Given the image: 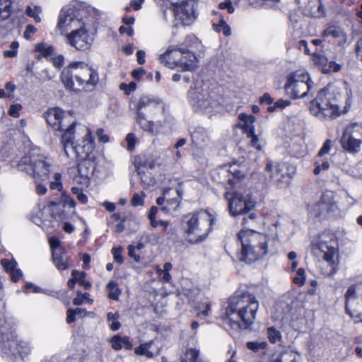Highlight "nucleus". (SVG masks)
Masks as SVG:
<instances>
[{"label": "nucleus", "mask_w": 362, "mask_h": 362, "mask_svg": "<svg viewBox=\"0 0 362 362\" xmlns=\"http://www.w3.org/2000/svg\"><path fill=\"white\" fill-rule=\"evenodd\" d=\"M361 143V139H356L352 136H347L346 133H344L341 139L342 148L351 153H358Z\"/></svg>", "instance_id": "29"}, {"label": "nucleus", "mask_w": 362, "mask_h": 362, "mask_svg": "<svg viewBox=\"0 0 362 362\" xmlns=\"http://www.w3.org/2000/svg\"><path fill=\"white\" fill-rule=\"evenodd\" d=\"M52 257L58 270H66L71 265V257L67 255L65 247H59V251L53 252Z\"/></svg>", "instance_id": "27"}, {"label": "nucleus", "mask_w": 362, "mask_h": 362, "mask_svg": "<svg viewBox=\"0 0 362 362\" xmlns=\"http://www.w3.org/2000/svg\"><path fill=\"white\" fill-rule=\"evenodd\" d=\"M209 140L207 132L202 127H197L191 133L192 145L196 148H202L206 145Z\"/></svg>", "instance_id": "31"}, {"label": "nucleus", "mask_w": 362, "mask_h": 362, "mask_svg": "<svg viewBox=\"0 0 362 362\" xmlns=\"http://www.w3.org/2000/svg\"><path fill=\"white\" fill-rule=\"evenodd\" d=\"M238 119L241 122L238 123L235 127L240 129L242 132L246 135L247 139H250V146L257 151L262 149L259 144V139L257 134H255V122L256 117L253 115H247L245 112H241L238 115Z\"/></svg>", "instance_id": "12"}, {"label": "nucleus", "mask_w": 362, "mask_h": 362, "mask_svg": "<svg viewBox=\"0 0 362 362\" xmlns=\"http://www.w3.org/2000/svg\"><path fill=\"white\" fill-rule=\"evenodd\" d=\"M224 197L228 201V211L233 217L247 215L257 204L251 195L244 196L238 192H226Z\"/></svg>", "instance_id": "8"}, {"label": "nucleus", "mask_w": 362, "mask_h": 362, "mask_svg": "<svg viewBox=\"0 0 362 362\" xmlns=\"http://www.w3.org/2000/svg\"><path fill=\"white\" fill-rule=\"evenodd\" d=\"M44 117L49 126L56 131H62L67 126L66 119L67 117L64 110L58 107L49 108L45 113Z\"/></svg>", "instance_id": "20"}, {"label": "nucleus", "mask_w": 362, "mask_h": 362, "mask_svg": "<svg viewBox=\"0 0 362 362\" xmlns=\"http://www.w3.org/2000/svg\"><path fill=\"white\" fill-rule=\"evenodd\" d=\"M267 337L271 344H276V342L281 341L282 339V335L279 330L276 329L274 327H269L267 330Z\"/></svg>", "instance_id": "49"}, {"label": "nucleus", "mask_w": 362, "mask_h": 362, "mask_svg": "<svg viewBox=\"0 0 362 362\" xmlns=\"http://www.w3.org/2000/svg\"><path fill=\"white\" fill-rule=\"evenodd\" d=\"M136 112V122L145 132L151 134H156L155 124L152 120H148L147 117L156 119L157 116L165 115V105L161 99L151 98L144 95L140 97L135 105Z\"/></svg>", "instance_id": "6"}, {"label": "nucleus", "mask_w": 362, "mask_h": 362, "mask_svg": "<svg viewBox=\"0 0 362 362\" xmlns=\"http://www.w3.org/2000/svg\"><path fill=\"white\" fill-rule=\"evenodd\" d=\"M314 166H315V168L313 170V173L315 175H317L321 173V171L327 170L329 168L330 165H329V161L327 160H324L322 163H320L319 162L315 161L314 163Z\"/></svg>", "instance_id": "56"}, {"label": "nucleus", "mask_w": 362, "mask_h": 362, "mask_svg": "<svg viewBox=\"0 0 362 362\" xmlns=\"http://www.w3.org/2000/svg\"><path fill=\"white\" fill-rule=\"evenodd\" d=\"M158 209L156 206H152L148 211V218L150 221V225L153 228H156L158 226V223L156 220V214L158 213Z\"/></svg>", "instance_id": "54"}, {"label": "nucleus", "mask_w": 362, "mask_h": 362, "mask_svg": "<svg viewBox=\"0 0 362 362\" xmlns=\"http://www.w3.org/2000/svg\"><path fill=\"white\" fill-rule=\"evenodd\" d=\"M111 347L115 351H119L122 349L132 350L133 344L128 336L122 337L120 334L114 335L110 339Z\"/></svg>", "instance_id": "33"}, {"label": "nucleus", "mask_w": 362, "mask_h": 362, "mask_svg": "<svg viewBox=\"0 0 362 362\" xmlns=\"http://www.w3.org/2000/svg\"><path fill=\"white\" fill-rule=\"evenodd\" d=\"M341 69V64L337 63L334 61H330L327 66H322V71L327 73L329 71H339Z\"/></svg>", "instance_id": "62"}, {"label": "nucleus", "mask_w": 362, "mask_h": 362, "mask_svg": "<svg viewBox=\"0 0 362 362\" xmlns=\"http://www.w3.org/2000/svg\"><path fill=\"white\" fill-rule=\"evenodd\" d=\"M62 202L64 206H69V208H74L76 204L75 200L65 192L62 193Z\"/></svg>", "instance_id": "61"}, {"label": "nucleus", "mask_w": 362, "mask_h": 362, "mask_svg": "<svg viewBox=\"0 0 362 362\" xmlns=\"http://www.w3.org/2000/svg\"><path fill=\"white\" fill-rule=\"evenodd\" d=\"M51 165L42 154H25L18 162L17 168L32 175L36 182L49 178Z\"/></svg>", "instance_id": "7"}, {"label": "nucleus", "mask_w": 362, "mask_h": 362, "mask_svg": "<svg viewBox=\"0 0 362 362\" xmlns=\"http://www.w3.org/2000/svg\"><path fill=\"white\" fill-rule=\"evenodd\" d=\"M35 50L39 52L41 57L45 58L50 57L54 54V47L51 45L44 42L37 44Z\"/></svg>", "instance_id": "40"}, {"label": "nucleus", "mask_w": 362, "mask_h": 362, "mask_svg": "<svg viewBox=\"0 0 362 362\" xmlns=\"http://www.w3.org/2000/svg\"><path fill=\"white\" fill-rule=\"evenodd\" d=\"M87 314V311L85 308H69L66 310V322L68 324H71L76 320V316L80 317H84Z\"/></svg>", "instance_id": "39"}, {"label": "nucleus", "mask_w": 362, "mask_h": 362, "mask_svg": "<svg viewBox=\"0 0 362 362\" xmlns=\"http://www.w3.org/2000/svg\"><path fill=\"white\" fill-rule=\"evenodd\" d=\"M19 43L17 41H13L10 45V49L5 50L3 52V56L5 58L16 57L18 52Z\"/></svg>", "instance_id": "51"}, {"label": "nucleus", "mask_w": 362, "mask_h": 362, "mask_svg": "<svg viewBox=\"0 0 362 362\" xmlns=\"http://www.w3.org/2000/svg\"><path fill=\"white\" fill-rule=\"evenodd\" d=\"M345 311L355 323L362 322V284H351L345 295Z\"/></svg>", "instance_id": "9"}, {"label": "nucleus", "mask_w": 362, "mask_h": 362, "mask_svg": "<svg viewBox=\"0 0 362 362\" xmlns=\"http://www.w3.org/2000/svg\"><path fill=\"white\" fill-rule=\"evenodd\" d=\"M1 321V319H0V322ZM10 341L11 339L8 338V334L4 332L3 325L0 323V353H8Z\"/></svg>", "instance_id": "43"}, {"label": "nucleus", "mask_w": 362, "mask_h": 362, "mask_svg": "<svg viewBox=\"0 0 362 362\" xmlns=\"http://www.w3.org/2000/svg\"><path fill=\"white\" fill-rule=\"evenodd\" d=\"M336 206L333 196L328 192H322L320 200L314 204H308L307 211L308 214L313 218H321L325 216L334 210Z\"/></svg>", "instance_id": "14"}, {"label": "nucleus", "mask_w": 362, "mask_h": 362, "mask_svg": "<svg viewBox=\"0 0 362 362\" xmlns=\"http://www.w3.org/2000/svg\"><path fill=\"white\" fill-rule=\"evenodd\" d=\"M71 67H74V77L80 86H95L99 81L97 71L83 62H73Z\"/></svg>", "instance_id": "11"}, {"label": "nucleus", "mask_w": 362, "mask_h": 362, "mask_svg": "<svg viewBox=\"0 0 362 362\" xmlns=\"http://www.w3.org/2000/svg\"><path fill=\"white\" fill-rule=\"evenodd\" d=\"M247 347L257 352L259 350L264 349L267 347V343L266 342H257V341H249L247 343Z\"/></svg>", "instance_id": "60"}, {"label": "nucleus", "mask_w": 362, "mask_h": 362, "mask_svg": "<svg viewBox=\"0 0 362 362\" xmlns=\"http://www.w3.org/2000/svg\"><path fill=\"white\" fill-rule=\"evenodd\" d=\"M134 165L137 170L138 174L141 175V168L153 169L156 165V160L151 155L140 153L134 156Z\"/></svg>", "instance_id": "30"}, {"label": "nucleus", "mask_w": 362, "mask_h": 362, "mask_svg": "<svg viewBox=\"0 0 362 362\" xmlns=\"http://www.w3.org/2000/svg\"><path fill=\"white\" fill-rule=\"evenodd\" d=\"M180 57L177 68L185 71H193L199 66V59L192 50L179 47Z\"/></svg>", "instance_id": "21"}, {"label": "nucleus", "mask_w": 362, "mask_h": 362, "mask_svg": "<svg viewBox=\"0 0 362 362\" xmlns=\"http://www.w3.org/2000/svg\"><path fill=\"white\" fill-rule=\"evenodd\" d=\"M78 160V176L75 180L79 184L86 183L89 181L90 176L92 175L97 168V158H76Z\"/></svg>", "instance_id": "19"}, {"label": "nucleus", "mask_w": 362, "mask_h": 362, "mask_svg": "<svg viewBox=\"0 0 362 362\" xmlns=\"http://www.w3.org/2000/svg\"><path fill=\"white\" fill-rule=\"evenodd\" d=\"M187 98L195 112L214 105L209 92H189Z\"/></svg>", "instance_id": "22"}, {"label": "nucleus", "mask_w": 362, "mask_h": 362, "mask_svg": "<svg viewBox=\"0 0 362 362\" xmlns=\"http://www.w3.org/2000/svg\"><path fill=\"white\" fill-rule=\"evenodd\" d=\"M313 255L322 257L331 267L332 273L337 272L339 264V247L336 235L329 230H323L315 235L310 243Z\"/></svg>", "instance_id": "5"}, {"label": "nucleus", "mask_w": 362, "mask_h": 362, "mask_svg": "<svg viewBox=\"0 0 362 362\" xmlns=\"http://www.w3.org/2000/svg\"><path fill=\"white\" fill-rule=\"evenodd\" d=\"M227 173V184L230 187H234L245 177V173L240 170V165L237 162L228 163Z\"/></svg>", "instance_id": "26"}, {"label": "nucleus", "mask_w": 362, "mask_h": 362, "mask_svg": "<svg viewBox=\"0 0 362 362\" xmlns=\"http://www.w3.org/2000/svg\"><path fill=\"white\" fill-rule=\"evenodd\" d=\"M202 47L201 41L194 35H188L185 37L182 46L184 47L190 49H199Z\"/></svg>", "instance_id": "41"}, {"label": "nucleus", "mask_w": 362, "mask_h": 362, "mask_svg": "<svg viewBox=\"0 0 362 362\" xmlns=\"http://www.w3.org/2000/svg\"><path fill=\"white\" fill-rule=\"evenodd\" d=\"M66 127V129L62 130L64 132L60 138V144L62 145L64 155L67 158H69L70 156L69 151L70 150L71 152H73V148L76 145L74 144L76 122H72L71 124H67Z\"/></svg>", "instance_id": "23"}, {"label": "nucleus", "mask_w": 362, "mask_h": 362, "mask_svg": "<svg viewBox=\"0 0 362 362\" xmlns=\"http://www.w3.org/2000/svg\"><path fill=\"white\" fill-rule=\"evenodd\" d=\"M216 222L215 214L208 209H202L184 215L182 225L189 243L199 244L208 238Z\"/></svg>", "instance_id": "3"}, {"label": "nucleus", "mask_w": 362, "mask_h": 362, "mask_svg": "<svg viewBox=\"0 0 362 362\" xmlns=\"http://www.w3.org/2000/svg\"><path fill=\"white\" fill-rule=\"evenodd\" d=\"M119 315L117 313L109 312L107 314V320L112 331H117L121 327V323L119 322Z\"/></svg>", "instance_id": "46"}, {"label": "nucleus", "mask_w": 362, "mask_h": 362, "mask_svg": "<svg viewBox=\"0 0 362 362\" xmlns=\"http://www.w3.org/2000/svg\"><path fill=\"white\" fill-rule=\"evenodd\" d=\"M61 174L57 173L54 174V181L51 182L49 184V187L51 189H57L58 191H62L63 189V185L61 182Z\"/></svg>", "instance_id": "59"}, {"label": "nucleus", "mask_w": 362, "mask_h": 362, "mask_svg": "<svg viewBox=\"0 0 362 362\" xmlns=\"http://www.w3.org/2000/svg\"><path fill=\"white\" fill-rule=\"evenodd\" d=\"M99 11L80 4H70L63 7L59 16L57 28L64 33L73 28L66 35V42L78 50L88 49L96 32L97 16Z\"/></svg>", "instance_id": "1"}, {"label": "nucleus", "mask_w": 362, "mask_h": 362, "mask_svg": "<svg viewBox=\"0 0 362 362\" xmlns=\"http://www.w3.org/2000/svg\"><path fill=\"white\" fill-rule=\"evenodd\" d=\"M111 252L113 255V258H114L115 261L117 263H118L119 264H123L124 259V257L122 255V252H123L122 247L119 246L117 247H112L111 250Z\"/></svg>", "instance_id": "55"}, {"label": "nucleus", "mask_w": 362, "mask_h": 362, "mask_svg": "<svg viewBox=\"0 0 362 362\" xmlns=\"http://www.w3.org/2000/svg\"><path fill=\"white\" fill-rule=\"evenodd\" d=\"M49 244L52 253L53 252L59 251V247H64L63 246H61V240L55 236L51 237L49 239Z\"/></svg>", "instance_id": "63"}, {"label": "nucleus", "mask_w": 362, "mask_h": 362, "mask_svg": "<svg viewBox=\"0 0 362 362\" xmlns=\"http://www.w3.org/2000/svg\"><path fill=\"white\" fill-rule=\"evenodd\" d=\"M196 3L193 0L182 1L173 6V12L176 18L181 21L184 25H189L196 18Z\"/></svg>", "instance_id": "17"}, {"label": "nucleus", "mask_w": 362, "mask_h": 362, "mask_svg": "<svg viewBox=\"0 0 362 362\" xmlns=\"http://www.w3.org/2000/svg\"><path fill=\"white\" fill-rule=\"evenodd\" d=\"M12 2L13 0H0V21L10 16Z\"/></svg>", "instance_id": "42"}, {"label": "nucleus", "mask_w": 362, "mask_h": 362, "mask_svg": "<svg viewBox=\"0 0 362 362\" xmlns=\"http://www.w3.org/2000/svg\"><path fill=\"white\" fill-rule=\"evenodd\" d=\"M107 298L110 300H118L122 293L121 289L119 288L117 282L115 281H110L106 286Z\"/></svg>", "instance_id": "38"}, {"label": "nucleus", "mask_w": 362, "mask_h": 362, "mask_svg": "<svg viewBox=\"0 0 362 362\" xmlns=\"http://www.w3.org/2000/svg\"><path fill=\"white\" fill-rule=\"evenodd\" d=\"M332 120L347 113L351 106L352 92H334L332 93Z\"/></svg>", "instance_id": "16"}, {"label": "nucleus", "mask_w": 362, "mask_h": 362, "mask_svg": "<svg viewBox=\"0 0 362 362\" xmlns=\"http://www.w3.org/2000/svg\"><path fill=\"white\" fill-rule=\"evenodd\" d=\"M347 136H352L354 137L362 136V124L354 123L351 124L347 129L346 132Z\"/></svg>", "instance_id": "50"}, {"label": "nucleus", "mask_w": 362, "mask_h": 362, "mask_svg": "<svg viewBox=\"0 0 362 362\" xmlns=\"http://www.w3.org/2000/svg\"><path fill=\"white\" fill-rule=\"evenodd\" d=\"M332 147V141L330 139H327L321 148L320 149L319 152L317 153L318 157H322L325 154L328 153L331 149Z\"/></svg>", "instance_id": "64"}, {"label": "nucleus", "mask_w": 362, "mask_h": 362, "mask_svg": "<svg viewBox=\"0 0 362 362\" xmlns=\"http://www.w3.org/2000/svg\"><path fill=\"white\" fill-rule=\"evenodd\" d=\"M324 38H332L335 40L334 42L339 45L344 44L347 36L346 33L339 28L336 26H329L326 28L322 34Z\"/></svg>", "instance_id": "28"}, {"label": "nucleus", "mask_w": 362, "mask_h": 362, "mask_svg": "<svg viewBox=\"0 0 362 362\" xmlns=\"http://www.w3.org/2000/svg\"><path fill=\"white\" fill-rule=\"evenodd\" d=\"M30 351V349L27 343L21 341H18L13 339H11L8 347V353L10 352L15 356L18 355L23 357L29 354Z\"/></svg>", "instance_id": "32"}, {"label": "nucleus", "mask_w": 362, "mask_h": 362, "mask_svg": "<svg viewBox=\"0 0 362 362\" xmlns=\"http://www.w3.org/2000/svg\"><path fill=\"white\" fill-rule=\"evenodd\" d=\"M89 296L88 293L86 292L83 293L80 291H77L76 296L73 299V304L74 305H81L85 301L92 302V300L89 298Z\"/></svg>", "instance_id": "52"}, {"label": "nucleus", "mask_w": 362, "mask_h": 362, "mask_svg": "<svg viewBox=\"0 0 362 362\" xmlns=\"http://www.w3.org/2000/svg\"><path fill=\"white\" fill-rule=\"evenodd\" d=\"M71 274L76 275L77 278V283L81 286H83L85 290H89L91 288V283L86 279V272L74 269L71 272Z\"/></svg>", "instance_id": "47"}, {"label": "nucleus", "mask_w": 362, "mask_h": 362, "mask_svg": "<svg viewBox=\"0 0 362 362\" xmlns=\"http://www.w3.org/2000/svg\"><path fill=\"white\" fill-rule=\"evenodd\" d=\"M180 57L179 47L176 46H169L165 52L159 57L160 64L165 66L175 69L177 68Z\"/></svg>", "instance_id": "24"}, {"label": "nucleus", "mask_w": 362, "mask_h": 362, "mask_svg": "<svg viewBox=\"0 0 362 362\" xmlns=\"http://www.w3.org/2000/svg\"><path fill=\"white\" fill-rule=\"evenodd\" d=\"M332 93L334 92H317L308 104V109L313 115L322 120H332Z\"/></svg>", "instance_id": "10"}, {"label": "nucleus", "mask_w": 362, "mask_h": 362, "mask_svg": "<svg viewBox=\"0 0 362 362\" xmlns=\"http://www.w3.org/2000/svg\"><path fill=\"white\" fill-rule=\"evenodd\" d=\"M237 238L242 246L238 255L240 262L251 264L267 255L271 240L269 235L252 229H241Z\"/></svg>", "instance_id": "4"}, {"label": "nucleus", "mask_w": 362, "mask_h": 362, "mask_svg": "<svg viewBox=\"0 0 362 362\" xmlns=\"http://www.w3.org/2000/svg\"><path fill=\"white\" fill-rule=\"evenodd\" d=\"M23 106L20 103H15L10 105L8 114L12 117L18 118L20 117V112L22 110Z\"/></svg>", "instance_id": "57"}, {"label": "nucleus", "mask_w": 362, "mask_h": 362, "mask_svg": "<svg viewBox=\"0 0 362 362\" xmlns=\"http://www.w3.org/2000/svg\"><path fill=\"white\" fill-rule=\"evenodd\" d=\"M41 9L40 7L35 6L32 8L31 6H28L26 9V13L33 17L36 22H40L41 21L40 17L39 16V13H40Z\"/></svg>", "instance_id": "58"}, {"label": "nucleus", "mask_w": 362, "mask_h": 362, "mask_svg": "<svg viewBox=\"0 0 362 362\" xmlns=\"http://www.w3.org/2000/svg\"><path fill=\"white\" fill-rule=\"evenodd\" d=\"M259 302L247 291H236L228 300L223 319L233 329H248L253 324Z\"/></svg>", "instance_id": "2"}, {"label": "nucleus", "mask_w": 362, "mask_h": 362, "mask_svg": "<svg viewBox=\"0 0 362 362\" xmlns=\"http://www.w3.org/2000/svg\"><path fill=\"white\" fill-rule=\"evenodd\" d=\"M213 28L218 33L222 32L225 36H230L231 35V28L224 20L223 16H221L218 23L213 24Z\"/></svg>", "instance_id": "44"}, {"label": "nucleus", "mask_w": 362, "mask_h": 362, "mask_svg": "<svg viewBox=\"0 0 362 362\" xmlns=\"http://www.w3.org/2000/svg\"><path fill=\"white\" fill-rule=\"evenodd\" d=\"M265 170L270 173V177L278 184L289 185L296 173L294 168L286 163H278L274 166L268 162Z\"/></svg>", "instance_id": "13"}, {"label": "nucleus", "mask_w": 362, "mask_h": 362, "mask_svg": "<svg viewBox=\"0 0 362 362\" xmlns=\"http://www.w3.org/2000/svg\"><path fill=\"white\" fill-rule=\"evenodd\" d=\"M95 148V138L90 129L83 138L80 144H77L73 148L72 153L76 158H96L94 154Z\"/></svg>", "instance_id": "18"}, {"label": "nucleus", "mask_w": 362, "mask_h": 362, "mask_svg": "<svg viewBox=\"0 0 362 362\" xmlns=\"http://www.w3.org/2000/svg\"><path fill=\"white\" fill-rule=\"evenodd\" d=\"M182 199L181 191L177 189V197L168 199L166 204L161 207V210L166 213L175 211L180 206Z\"/></svg>", "instance_id": "35"}, {"label": "nucleus", "mask_w": 362, "mask_h": 362, "mask_svg": "<svg viewBox=\"0 0 362 362\" xmlns=\"http://www.w3.org/2000/svg\"><path fill=\"white\" fill-rule=\"evenodd\" d=\"M74 76V67H71V63L65 67L61 74V80L65 88L71 89L73 88L74 81L73 77Z\"/></svg>", "instance_id": "34"}, {"label": "nucleus", "mask_w": 362, "mask_h": 362, "mask_svg": "<svg viewBox=\"0 0 362 362\" xmlns=\"http://www.w3.org/2000/svg\"><path fill=\"white\" fill-rule=\"evenodd\" d=\"M247 215L242 218L241 225L243 226V229H248V227L254 226L258 220L257 214L255 212H249Z\"/></svg>", "instance_id": "45"}, {"label": "nucleus", "mask_w": 362, "mask_h": 362, "mask_svg": "<svg viewBox=\"0 0 362 362\" xmlns=\"http://www.w3.org/2000/svg\"><path fill=\"white\" fill-rule=\"evenodd\" d=\"M305 282V273L303 268H299L296 271V276L293 279V283L298 286H303Z\"/></svg>", "instance_id": "53"}, {"label": "nucleus", "mask_w": 362, "mask_h": 362, "mask_svg": "<svg viewBox=\"0 0 362 362\" xmlns=\"http://www.w3.org/2000/svg\"><path fill=\"white\" fill-rule=\"evenodd\" d=\"M269 362H300V355L298 352L287 348L277 354H272Z\"/></svg>", "instance_id": "25"}, {"label": "nucleus", "mask_w": 362, "mask_h": 362, "mask_svg": "<svg viewBox=\"0 0 362 362\" xmlns=\"http://www.w3.org/2000/svg\"><path fill=\"white\" fill-rule=\"evenodd\" d=\"M313 88V82L311 81L308 73L302 70L296 71L288 74L284 85L286 90H297L299 89L310 90Z\"/></svg>", "instance_id": "15"}, {"label": "nucleus", "mask_w": 362, "mask_h": 362, "mask_svg": "<svg viewBox=\"0 0 362 362\" xmlns=\"http://www.w3.org/2000/svg\"><path fill=\"white\" fill-rule=\"evenodd\" d=\"M180 362H204L199 358V350L188 348L180 358Z\"/></svg>", "instance_id": "37"}, {"label": "nucleus", "mask_w": 362, "mask_h": 362, "mask_svg": "<svg viewBox=\"0 0 362 362\" xmlns=\"http://www.w3.org/2000/svg\"><path fill=\"white\" fill-rule=\"evenodd\" d=\"M291 105V100H284V99H279L276 102L273 103L272 105H270L267 107V111L268 112H274L276 110H284L286 107H288Z\"/></svg>", "instance_id": "48"}, {"label": "nucleus", "mask_w": 362, "mask_h": 362, "mask_svg": "<svg viewBox=\"0 0 362 362\" xmlns=\"http://www.w3.org/2000/svg\"><path fill=\"white\" fill-rule=\"evenodd\" d=\"M153 344V340L142 343L138 346L134 348V354L136 356H145L148 358H153L154 354L150 351L151 347Z\"/></svg>", "instance_id": "36"}]
</instances>
